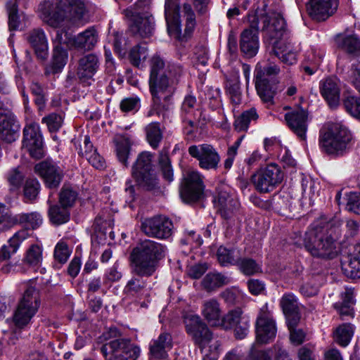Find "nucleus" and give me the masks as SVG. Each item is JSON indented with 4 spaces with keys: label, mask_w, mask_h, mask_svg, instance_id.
I'll return each mask as SVG.
<instances>
[{
    "label": "nucleus",
    "mask_w": 360,
    "mask_h": 360,
    "mask_svg": "<svg viewBox=\"0 0 360 360\" xmlns=\"http://www.w3.org/2000/svg\"><path fill=\"white\" fill-rule=\"evenodd\" d=\"M101 352L106 360H136L140 348L129 339L110 340L104 344Z\"/></svg>",
    "instance_id": "obj_6"
},
{
    "label": "nucleus",
    "mask_w": 360,
    "mask_h": 360,
    "mask_svg": "<svg viewBox=\"0 0 360 360\" xmlns=\"http://www.w3.org/2000/svg\"><path fill=\"white\" fill-rule=\"evenodd\" d=\"M205 185L202 176L196 170H188L184 174L180 188V196L187 203L197 202L204 198Z\"/></svg>",
    "instance_id": "obj_9"
},
{
    "label": "nucleus",
    "mask_w": 360,
    "mask_h": 360,
    "mask_svg": "<svg viewBox=\"0 0 360 360\" xmlns=\"http://www.w3.org/2000/svg\"><path fill=\"white\" fill-rule=\"evenodd\" d=\"M220 326L225 329L233 328L236 338L243 339L249 332L250 319L240 309H236L221 318Z\"/></svg>",
    "instance_id": "obj_17"
},
{
    "label": "nucleus",
    "mask_w": 360,
    "mask_h": 360,
    "mask_svg": "<svg viewBox=\"0 0 360 360\" xmlns=\"http://www.w3.org/2000/svg\"><path fill=\"white\" fill-rule=\"evenodd\" d=\"M42 122L46 124L49 131H56L59 129L62 125L63 119L60 115L56 113H51L42 119Z\"/></svg>",
    "instance_id": "obj_59"
},
{
    "label": "nucleus",
    "mask_w": 360,
    "mask_h": 360,
    "mask_svg": "<svg viewBox=\"0 0 360 360\" xmlns=\"http://www.w3.org/2000/svg\"><path fill=\"white\" fill-rule=\"evenodd\" d=\"M34 170L49 188H57L63 177V169L51 160H44L37 164Z\"/></svg>",
    "instance_id": "obj_21"
},
{
    "label": "nucleus",
    "mask_w": 360,
    "mask_h": 360,
    "mask_svg": "<svg viewBox=\"0 0 360 360\" xmlns=\"http://www.w3.org/2000/svg\"><path fill=\"white\" fill-rule=\"evenodd\" d=\"M276 334V327L267 307L261 309L256 321L257 341L262 344L268 343L274 339Z\"/></svg>",
    "instance_id": "obj_20"
},
{
    "label": "nucleus",
    "mask_w": 360,
    "mask_h": 360,
    "mask_svg": "<svg viewBox=\"0 0 360 360\" xmlns=\"http://www.w3.org/2000/svg\"><path fill=\"white\" fill-rule=\"evenodd\" d=\"M360 244L354 246L352 253L346 259L342 261L341 267L344 274L350 278L360 277Z\"/></svg>",
    "instance_id": "obj_30"
},
{
    "label": "nucleus",
    "mask_w": 360,
    "mask_h": 360,
    "mask_svg": "<svg viewBox=\"0 0 360 360\" xmlns=\"http://www.w3.org/2000/svg\"><path fill=\"white\" fill-rule=\"evenodd\" d=\"M77 198V193L69 186H64L59 193V202L62 206L71 207Z\"/></svg>",
    "instance_id": "obj_49"
},
{
    "label": "nucleus",
    "mask_w": 360,
    "mask_h": 360,
    "mask_svg": "<svg viewBox=\"0 0 360 360\" xmlns=\"http://www.w3.org/2000/svg\"><path fill=\"white\" fill-rule=\"evenodd\" d=\"M23 132L22 147L29 152L32 157L36 159L41 158L44 155V150L39 124L31 122L27 124Z\"/></svg>",
    "instance_id": "obj_19"
},
{
    "label": "nucleus",
    "mask_w": 360,
    "mask_h": 360,
    "mask_svg": "<svg viewBox=\"0 0 360 360\" xmlns=\"http://www.w3.org/2000/svg\"><path fill=\"white\" fill-rule=\"evenodd\" d=\"M43 259V249L36 244L31 245L26 250L22 262L32 267H37L41 265Z\"/></svg>",
    "instance_id": "obj_38"
},
{
    "label": "nucleus",
    "mask_w": 360,
    "mask_h": 360,
    "mask_svg": "<svg viewBox=\"0 0 360 360\" xmlns=\"http://www.w3.org/2000/svg\"><path fill=\"white\" fill-rule=\"evenodd\" d=\"M234 250H229L225 247L220 246L217 252V257L219 264L222 266L228 264H236L237 259L234 255Z\"/></svg>",
    "instance_id": "obj_52"
},
{
    "label": "nucleus",
    "mask_w": 360,
    "mask_h": 360,
    "mask_svg": "<svg viewBox=\"0 0 360 360\" xmlns=\"http://www.w3.org/2000/svg\"><path fill=\"white\" fill-rule=\"evenodd\" d=\"M146 139L149 144L153 148H158L162 139V134L159 124L153 122L146 127Z\"/></svg>",
    "instance_id": "obj_46"
},
{
    "label": "nucleus",
    "mask_w": 360,
    "mask_h": 360,
    "mask_svg": "<svg viewBox=\"0 0 360 360\" xmlns=\"http://www.w3.org/2000/svg\"><path fill=\"white\" fill-rule=\"evenodd\" d=\"M347 80L360 93V60L352 64L348 72ZM343 104L345 110L354 117L360 120V98L350 92L344 94Z\"/></svg>",
    "instance_id": "obj_15"
},
{
    "label": "nucleus",
    "mask_w": 360,
    "mask_h": 360,
    "mask_svg": "<svg viewBox=\"0 0 360 360\" xmlns=\"http://www.w3.org/2000/svg\"><path fill=\"white\" fill-rule=\"evenodd\" d=\"M40 189V184L35 179H30L25 181L24 187L25 196L29 200H33L37 196Z\"/></svg>",
    "instance_id": "obj_55"
},
{
    "label": "nucleus",
    "mask_w": 360,
    "mask_h": 360,
    "mask_svg": "<svg viewBox=\"0 0 360 360\" xmlns=\"http://www.w3.org/2000/svg\"><path fill=\"white\" fill-rule=\"evenodd\" d=\"M249 27L240 34V48L247 57L255 56L259 49V17L255 14L248 15Z\"/></svg>",
    "instance_id": "obj_13"
},
{
    "label": "nucleus",
    "mask_w": 360,
    "mask_h": 360,
    "mask_svg": "<svg viewBox=\"0 0 360 360\" xmlns=\"http://www.w3.org/2000/svg\"><path fill=\"white\" fill-rule=\"evenodd\" d=\"M122 112H128L137 110L139 107V99L136 97H129L124 98L120 105Z\"/></svg>",
    "instance_id": "obj_62"
},
{
    "label": "nucleus",
    "mask_w": 360,
    "mask_h": 360,
    "mask_svg": "<svg viewBox=\"0 0 360 360\" xmlns=\"http://www.w3.org/2000/svg\"><path fill=\"white\" fill-rule=\"evenodd\" d=\"M172 342L170 334L163 333L150 344V352L155 359H165L167 357V351L172 348Z\"/></svg>",
    "instance_id": "obj_31"
},
{
    "label": "nucleus",
    "mask_w": 360,
    "mask_h": 360,
    "mask_svg": "<svg viewBox=\"0 0 360 360\" xmlns=\"http://www.w3.org/2000/svg\"><path fill=\"white\" fill-rule=\"evenodd\" d=\"M236 265L245 275L251 276L262 272L261 266L251 258H238Z\"/></svg>",
    "instance_id": "obj_45"
},
{
    "label": "nucleus",
    "mask_w": 360,
    "mask_h": 360,
    "mask_svg": "<svg viewBox=\"0 0 360 360\" xmlns=\"http://www.w3.org/2000/svg\"><path fill=\"white\" fill-rule=\"evenodd\" d=\"M165 15L169 34L175 39H181V21L178 0H165Z\"/></svg>",
    "instance_id": "obj_22"
},
{
    "label": "nucleus",
    "mask_w": 360,
    "mask_h": 360,
    "mask_svg": "<svg viewBox=\"0 0 360 360\" xmlns=\"http://www.w3.org/2000/svg\"><path fill=\"white\" fill-rule=\"evenodd\" d=\"M259 117L255 108H252L244 111L239 115L234 122V128L238 131H245L248 130L249 124L252 121H256Z\"/></svg>",
    "instance_id": "obj_40"
},
{
    "label": "nucleus",
    "mask_w": 360,
    "mask_h": 360,
    "mask_svg": "<svg viewBox=\"0 0 360 360\" xmlns=\"http://www.w3.org/2000/svg\"><path fill=\"white\" fill-rule=\"evenodd\" d=\"M132 175L138 184L150 190L157 185V177L152 168V155L143 152L138 156L132 167Z\"/></svg>",
    "instance_id": "obj_10"
},
{
    "label": "nucleus",
    "mask_w": 360,
    "mask_h": 360,
    "mask_svg": "<svg viewBox=\"0 0 360 360\" xmlns=\"http://www.w3.org/2000/svg\"><path fill=\"white\" fill-rule=\"evenodd\" d=\"M207 269V264L205 263L195 264L188 268L187 275L193 279H198L205 273Z\"/></svg>",
    "instance_id": "obj_64"
},
{
    "label": "nucleus",
    "mask_w": 360,
    "mask_h": 360,
    "mask_svg": "<svg viewBox=\"0 0 360 360\" xmlns=\"http://www.w3.org/2000/svg\"><path fill=\"white\" fill-rule=\"evenodd\" d=\"M14 221L32 229L38 228L42 224V218L37 212L17 214L14 217Z\"/></svg>",
    "instance_id": "obj_43"
},
{
    "label": "nucleus",
    "mask_w": 360,
    "mask_h": 360,
    "mask_svg": "<svg viewBox=\"0 0 360 360\" xmlns=\"http://www.w3.org/2000/svg\"><path fill=\"white\" fill-rule=\"evenodd\" d=\"M97 41L98 33L94 27H90L74 38L73 45L77 49L91 50Z\"/></svg>",
    "instance_id": "obj_33"
},
{
    "label": "nucleus",
    "mask_w": 360,
    "mask_h": 360,
    "mask_svg": "<svg viewBox=\"0 0 360 360\" xmlns=\"http://www.w3.org/2000/svg\"><path fill=\"white\" fill-rule=\"evenodd\" d=\"M27 39L37 57L45 59L48 55V42L44 32L39 28L34 29L27 34Z\"/></svg>",
    "instance_id": "obj_29"
},
{
    "label": "nucleus",
    "mask_w": 360,
    "mask_h": 360,
    "mask_svg": "<svg viewBox=\"0 0 360 360\" xmlns=\"http://www.w3.org/2000/svg\"><path fill=\"white\" fill-rule=\"evenodd\" d=\"M279 72L280 68L276 65L269 64L263 68L257 67L255 87L264 103H273L274 91L272 88L271 78Z\"/></svg>",
    "instance_id": "obj_11"
},
{
    "label": "nucleus",
    "mask_w": 360,
    "mask_h": 360,
    "mask_svg": "<svg viewBox=\"0 0 360 360\" xmlns=\"http://www.w3.org/2000/svg\"><path fill=\"white\" fill-rule=\"evenodd\" d=\"M165 252L166 248L161 243L151 240L141 241L130 254L134 272L140 276H150L165 257Z\"/></svg>",
    "instance_id": "obj_2"
},
{
    "label": "nucleus",
    "mask_w": 360,
    "mask_h": 360,
    "mask_svg": "<svg viewBox=\"0 0 360 360\" xmlns=\"http://www.w3.org/2000/svg\"><path fill=\"white\" fill-rule=\"evenodd\" d=\"M320 92L330 107L340 103V81L337 77H328L320 82Z\"/></svg>",
    "instance_id": "obj_24"
},
{
    "label": "nucleus",
    "mask_w": 360,
    "mask_h": 360,
    "mask_svg": "<svg viewBox=\"0 0 360 360\" xmlns=\"http://www.w3.org/2000/svg\"><path fill=\"white\" fill-rule=\"evenodd\" d=\"M350 131L340 123H330L320 131L319 146L328 154L342 155L351 146Z\"/></svg>",
    "instance_id": "obj_3"
},
{
    "label": "nucleus",
    "mask_w": 360,
    "mask_h": 360,
    "mask_svg": "<svg viewBox=\"0 0 360 360\" xmlns=\"http://www.w3.org/2000/svg\"><path fill=\"white\" fill-rule=\"evenodd\" d=\"M150 0H138L136 4L125 9L123 13L131 21L130 30L141 37H148L154 31V20L148 11Z\"/></svg>",
    "instance_id": "obj_4"
},
{
    "label": "nucleus",
    "mask_w": 360,
    "mask_h": 360,
    "mask_svg": "<svg viewBox=\"0 0 360 360\" xmlns=\"http://www.w3.org/2000/svg\"><path fill=\"white\" fill-rule=\"evenodd\" d=\"M39 18L50 27H60L67 18L63 0H42L37 8Z\"/></svg>",
    "instance_id": "obj_8"
},
{
    "label": "nucleus",
    "mask_w": 360,
    "mask_h": 360,
    "mask_svg": "<svg viewBox=\"0 0 360 360\" xmlns=\"http://www.w3.org/2000/svg\"><path fill=\"white\" fill-rule=\"evenodd\" d=\"M24 176L18 168H14L10 171L8 175V181L13 188H18L20 186Z\"/></svg>",
    "instance_id": "obj_63"
},
{
    "label": "nucleus",
    "mask_w": 360,
    "mask_h": 360,
    "mask_svg": "<svg viewBox=\"0 0 360 360\" xmlns=\"http://www.w3.org/2000/svg\"><path fill=\"white\" fill-rule=\"evenodd\" d=\"M200 312L204 319L211 326H220L221 310L217 300L210 298L202 302Z\"/></svg>",
    "instance_id": "obj_26"
},
{
    "label": "nucleus",
    "mask_w": 360,
    "mask_h": 360,
    "mask_svg": "<svg viewBox=\"0 0 360 360\" xmlns=\"http://www.w3.org/2000/svg\"><path fill=\"white\" fill-rule=\"evenodd\" d=\"M283 180L281 169L276 164H269L252 176V182L259 193H268Z\"/></svg>",
    "instance_id": "obj_12"
},
{
    "label": "nucleus",
    "mask_w": 360,
    "mask_h": 360,
    "mask_svg": "<svg viewBox=\"0 0 360 360\" xmlns=\"http://www.w3.org/2000/svg\"><path fill=\"white\" fill-rule=\"evenodd\" d=\"M335 223L331 217L324 214L316 219V257L331 259L338 255L336 239L333 236Z\"/></svg>",
    "instance_id": "obj_5"
},
{
    "label": "nucleus",
    "mask_w": 360,
    "mask_h": 360,
    "mask_svg": "<svg viewBox=\"0 0 360 360\" xmlns=\"http://www.w3.org/2000/svg\"><path fill=\"white\" fill-rule=\"evenodd\" d=\"M65 2L71 7L75 15V18L81 19L86 13V7L82 0H65Z\"/></svg>",
    "instance_id": "obj_60"
},
{
    "label": "nucleus",
    "mask_w": 360,
    "mask_h": 360,
    "mask_svg": "<svg viewBox=\"0 0 360 360\" xmlns=\"http://www.w3.org/2000/svg\"><path fill=\"white\" fill-rule=\"evenodd\" d=\"M280 304L285 314L298 310L297 300L292 294L284 295Z\"/></svg>",
    "instance_id": "obj_54"
},
{
    "label": "nucleus",
    "mask_w": 360,
    "mask_h": 360,
    "mask_svg": "<svg viewBox=\"0 0 360 360\" xmlns=\"http://www.w3.org/2000/svg\"><path fill=\"white\" fill-rule=\"evenodd\" d=\"M68 53L60 45H56L53 49L52 68L54 72H59L66 64Z\"/></svg>",
    "instance_id": "obj_48"
},
{
    "label": "nucleus",
    "mask_w": 360,
    "mask_h": 360,
    "mask_svg": "<svg viewBox=\"0 0 360 360\" xmlns=\"http://www.w3.org/2000/svg\"><path fill=\"white\" fill-rule=\"evenodd\" d=\"M196 103V98L194 96H186L181 106L182 112L187 114L188 117L195 116Z\"/></svg>",
    "instance_id": "obj_61"
},
{
    "label": "nucleus",
    "mask_w": 360,
    "mask_h": 360,
    "mask_svg": "<svg viewBox=\"0 0 360 360\" xmlns=\"http://www.w3.org/2000/svg\"><path fill=\"white\" fill-rule=\"evenodd\" d=\"M182 12L186 16V27L183 37H189L195 27V16L190 4H184Z\"/></svg>",
    "instance_id": "obj_50"
},
{
    "label": "nucleus",
    "mask_w": 360,
    "mask_h": 360,
    "mask_svg": "<svg viewBox=\"0 0 360 360\" xmlns=\"http://www.w3.org/2000/svg\"><path fill=\"white\" fill-rule=\"evenodd\" d=\"M48 214L51 222L55 225H61L70 219L68 208L62 205H50Z\"/></svg>",
    "instance_id": "obj_39"
},
{
    "label": "nucleus",
    "mask_w": 360,
    "mask_h": 360,
    "mask_svg": "<svg viewBox=\"0 0 360 360\" xmlns=\"http://www.w3.org/2000/svg\"><path fill=\"white\" fill-rule=\"evenodd\" d=\"M37 312V311L34 309H30L18 304L13 316L15 326L20 329L25 328L30 324Z\"/></svg>",
    "instance_id": "obj_36"
},
{
    "label": "nucleus",
    "mask_w": 360,
    "mask_h": 360,
    "mask_svg": "<svg viewBox=\"0 0 360 360\" xmlns=\"http://www.w3.org/2000/svg\"><path fill=\"white\" fill-rule=\"evenodd\" d=\"M124 293L129 297L141 300L148 295L146 283L141 278H132L124 288Z\"/></svg>",
    "instance_id": "obj_34"
},
{
    "label": "nucleus",
    "mask_w": 360,
    "mask_h": 360,
    "mask_svg": "<svg viewBox=\"0 0 360 360\" xmlns=\"http://www.w3.org/2000/svg\"><path fill=\"white\" fill-rule=\"evenodd\" d=\"M337 43L340 48L348 54L360 56V38L356 34H342L338 37Z\"/></svg>",
    "instance_id": "obj_32"
},
{
    "label": "nucleus",
    "mask_w": 360,
    "mask_h": 360,
    "mask_svg": "<svg viewBox=\"0 0 360 360\" xmlns=\"http://www.w3.org/2000/svg\"><path fill=\"white\" fill-rule=\"evenodd\" d=\"M7 10L8 13V26L10 30H16L19 26V18L18 15V5L12 1L7 3Z\"/></svg>",
    "instance_id": "obj_56"
},
{
    "label": "nucleus",
    "mask_w": 360,
    "mask_h": 360,
    "mask_svg": "<svg viewBox=\"0 0 360 360\" xmlns=\"http://www.w3.org/2000/svg\"><path fill=\"white\" fill-rule=\"evenodd\" d=\"M284 117L288 127L300 138L304 139L307 130V112L299 108L285 113Z\"/></svg>",
    "instance_id": "obj_23"
},
{
    "label": "nucleus",
    "mask_w": 360,
    "mask_h": 360,
    "mask_svg": "<svg viewBox=\"0 0 360 360\" xmlns=\"http://www.w3.org/2000/svg\"><path fill=\"white\" fill-rule=\"evenodd\" d=\"M18 131L19 125L13 116L0 113V139L11 143L15 141Z\"/></svg>",
    "instance_id": "obj_28"
},
{
    "label": "nucleus",
    "mask_w": 360,
    "mask_h": 360,
    "mask_svg": "<svg viewBox=\"0 0 360 360\" xmlns=\"http://www.w3.org/2000/svg\"><path fill=\"white\" fill-rule=\"evenodd\" d=\"M99 68V60L96 55L87 54L82 57L78 63L77 75L81 81L91 79Z\"/></svg>",
    "instance_id": "obj_27"
},
{
    "label": "nucleus",
    "mask_w": 360,
    "mask_h": 360,
    "mask_svg": "<svg viewBox=\"0 0 360 360\" xmlns=\"http://www.w3.org/2000/svg\"><path fill=\"white\" fill-rule=\"evenodd\" d=\"M220 344L218 340L213 339L205 347H200L204 353L203 360H217L219 354Z\"/></svg>",
    "instance_id": "obj_51"
},
{
    "label": "nucleus",
    "mask_w": 360,
    "mask_h": 360,
    "mask_svg": "<svg viewBox=\"0 0 360 360\" xmlns=\"http://www.w3.org/2000/svg\"><path fill=\"white\" fill-rule=\"evenodd\" d=\"M338 8V0H316V22H323L332 16Z\"/></svg>",
    "instance_id": "obj_37"
},
{
    "label": "nucleus",
    "mask_w": 360,
    "mask_h": 360,
    "mask_svg": "<svg viewBox=\"0 0 360 360\" xmlns=\"http://www.w3.org/2000/svg\"><path fill=\"white\" fill-rule=\"evenodd\" d=\"M148 56V49L146 46L136 45L129 52V60L134 66H140Z\"/></svg>",
    "instance_id": "obj_47"
},
{
    "label": "nucleus",
    "mask_w": 360,
    "mask_h": 360,
    "mask_svg": "<svg viewBox=\"0 0 360 360\" xmlns=\"http://www.w3.org/2000/svg\"><path fill=\"white\" fill-rule=\"evenodd\" d=\"M261 19L263 21L262 31L265 32L266 36L273 41H282V38L287 32L285 22L278 13H271L262 15Z\"/></svg>",
    "instance_id": "obj_18"
},
{
    "label": "nucleus",
    "mask_w": 360,
    "mask_h": 360,
    "mask_svg": "<svg viewBox=\"0 0 360 360\" xmlns=\"http://www.w3.org/2000/svg\"><path fill=\"white\" fill-rule=\"evenodd\" d=\"M150 90L153 102L160 105L162 100L167 101L174 91V84L182 74L180 65L168 63L159 56H154L150 60Z\"/></svg>",
    "instance_id": "obj_1"
},
{
    "label": "nucleus",
    "mask_w": 360,
    "mask_h": 360,
    "mask_svg": "<svg viewBox=\"0 0 360 360\" xmlns=\"http://www.w3.org/2000/svg\"><path fill=\"white\" fill-rule=\"evenodd\" d=\"M182 318L186 333L195 345L204 348L212 340V333L207 324L199 315L192 311L184 312Z\"/></svg>",
    "instance_id": "obj_7"
},
{
    "label": "nucleus",
    "mask_w": 360,
    "mask_h": 360,
    "mask_svg": "<svg viewBox=\"0 0 360 360\" xmlns=\"http://www.w3.org/2000/svg\"><path fill=\"white\" fill-rule=\"evenodd\" d=\"M188 154L199 162V166L204 169H217L221 158L219 153L212 145L202 143L191 146Z\"/></svg>",
    "instance_id": "obj_14"
},
{
    "label": "nucleus",
    "mask_w": 360,
    "mask_h": 360,
    "mask_svg": "<svg viewBox=\"0 0 360 360\" xmlns=\"http://www.w3.org/2000/svg\"><path fill=\"white\" fill-rule=\"evenodd\" d=\"M19 304L30 309L32 307L34 310L38 311L40 305L39 293L38 290L34 287H28L25 290Z\"/></svg>",
    "instance_id": "obj_41"
},
{
    "label": "nucleus",
    "mask_w": 360,
    "mask_h": 360,
    "mask_svg": "<svg viewBox=\"0 0 360 360\" xmlns=\"http://www.w3.org/2000/svg\"><path fill=\"white\" fill-rule=\"evenodd\" d=\"M272 51L283 63L291 65L297 62V50L288 41H275L272 42Z\"/></svg>",
    "instance_id": "obj_25"
},
{
    "label": "nucleus",
    "mask_w": 360,
    "mask_h": 360,
    "mask_svg": "<svg viewBox=\"0 0 360 360\" xmlns=\"http://www.w3.org/2000/svg\"><path fill=\"white\" fill-rule=\"evenodd\" d=\"M230 282V278L218 272H210L202 280L201 285L207 292H212Z\"/></svg>",
    "instance_id": "obj_35"
},
{
    "label": "nucleus",
    "mask_w": 360,
    "mask_h": 360,
    "mask_svg": "<svg viewBox=\"0 0 360 360\" xmlns=\"http://www.w3.org/2000/svg\"><path fill=\"white\" fill-rule=\"evenodd\" d=\"M131 141L129 138L120 136L116 141V153L120 162L127 166V159L129 155Z\"/></svg>",
    "instance_id": "obj_44"
},
{
    "label": "nucleus",
    "mask_w": 360,
    "mask_h": 360,
    "mask_svg": "<svg viewBox=\"0 0 360 360\" xmlns=\"http://www.w3.org/2000/svg\"><path fill=\"white\" fill-rule=\"evenodd\" d=\"M346 209L349 212L360 214V194L352 192L347 195Z\"/></svg>",
    "instance_id": "obj_57"
},
{
    "label": "nucleus",
    "mask_w": 360,
    "mask_h": 360,
    "mask_svg": "<svg viewBox=\"0 0 360 360\" xmlns=\"http://www.w3.org/2000/svg\"><path fill=\"white\" fill-rule=\"evenodd\" d=\"M141 229L148 237L166 239L172 235L173 224L165 217L155 216L144 219L141 222Z\"/></svg>",
    "instance_id": "obj_16"
},
{
    "label": "nucleus",
    "mask_w": 360,
    "mask_h": 360,
    "mask_svg": "<svg viewBox=\"0 0 360 360\" xmlns=\"http://www.w3.org/2000/svg\"><path fill=\"white\" fill-rule=\"evenodd\" d=\"M354 334V328L349 323H344L336 328L334 339L340 346L346 347L349 343Z\"/></svg>",
    "instance_id": "obj_42"
},
{
    "label": "nucleus",
    "mask_w": 360,
    "mask_h": 360,
    "mask_svg": "<svg viewBox=\"0 0 360 360\" xmlns=\"http://www.w3.org/2000/svg\"><path fill=\"white\" fill-rule=\"evenodd\" d=\"M70 255V251L68 248V245L65 243L59 242L56 245L54 251V257L60 263L63 264L66 262Z\"/></svg>",
    "instance_id": "obj_58"
},
{
    "label": "nucleus",
    "mask_w": 360,
    "mask_h": 360,
    "mask_svg": "<svg viewBox=\"0 0 360 360\" xmlns=\"http://www.w3.org/2000/svg\"><path fill=\"white\" fill-rule=\"evenodd\" d=\"M159 164L164 178L171 182L173 180V170L170 164L169 156L165 153H161L159 156Z\"/></svg>",
    "instance_id": "obj_53"
}]
</instances>
